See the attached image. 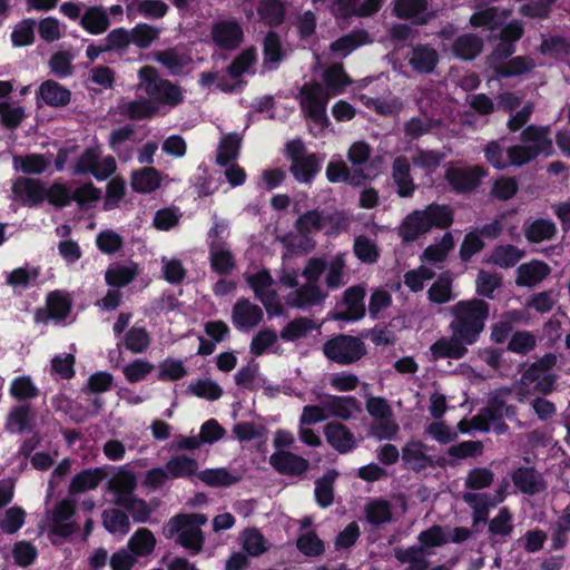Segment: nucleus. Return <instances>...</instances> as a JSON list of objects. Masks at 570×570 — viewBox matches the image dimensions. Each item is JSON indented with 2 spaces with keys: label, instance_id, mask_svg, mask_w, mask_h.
Returning a JSON list of instances; mask_svg holds the SVG:
<instances>
[{
  "label": "nucleus",
  "instance_id": "nucleus-23",
  "mask_svg": "<svg viewBox=\"0 0 570 570\" xmlns=\"http://www.w3.org/2000/svg\"><path fill=\"white\" fill-rule=\"evenodd\" d=\"M136 488V478L126 470H119L108 482V489L114 494L115 503L128 507Z\"/></svg>",
  "mask_w": 570,
  "mask_h": 570
},
{
  "label": "nucleus",
  "instance_id": "nucleus-57",
  "mask_svg": "<svg viewBox=\"0 0 570 570\" xmlns=\"http://www.w3.org/2000/svg\"><path fill=\"white\" fill-rule=\"evenodd\" d=\"M135 265H111L105 274V278L108 285L121 287L129 284L136 276Z\"/></svg>",
  "mask_w": 570,
  "mask_h": 570
},
{
  "label": "nucleus",
  "instance_id": "nucleus-48",
  "mask_svg": "<svg viewBox=\"0 0 570 570\" xmlns=\"http://www.w3.org/2000/svg\"><path fill=\"white\" fill-rule=\"evenodd\" d=\"M13 165L17 170L37 175L43 173L49 167L50 159L43 155L30 154L13 157Z\"/></svg>",
  "mask_w": 570,
  "mask_h": 570
},
{
  "label": "nucleus",
  "instance_id": "nucleus-1",
  "mask_svg": "<svg viewBox=\"0 0 570 570\" xmlns=\"http://www.w3.org/2000/svg\"><path fill=\"white\" fill-rule=\"evenodd\" d=\"M452 321L451 336H442L430 346L433 361L460 360L468 353V345L478 342L489 316V304L479 298L459 301L449 307Z\"/></svg>",
  "mask_w": 570,
  "mask_h": 570
},
{
  "label": "nucleus",
  "instance_id": "nucleus-64",
  "mask_svg": "<svg viewBox=\"0 0 570 570\" xmlns=\"http://www.w3.org/2000/svg\"><path fill=\"white\" fill-rule=\"evenodd\" d=\"M240 538L244 550L252 557H258L267 550L264 535L256 529L245 530Z\"/></svg>",
  "mask_w": 570,
  "mask_h": 570
},
{
  "label": "nucleus",
  "instance_id": "nucleus-63",
  "mask_svg": "<svg viewBox=\"0 0 570 570\" xmlns=\"http://www.w3.org/2000/svg\"><path fill=\"white\" fill-rule=\"evenodd\" d=\"M443 159V154L435 150L425 149H416L412 156L413 165L425 170L428 174L434 171Z\"/></svg>",
  "mask_w": 570,
  "mask_h": 570
},
{
  "label": "nucleus",
  "instance_id": "nucleus-34",
  "mask_svg": "<svg viewBox=\"0 0 570 570\" xmlns=\"http://www.w3.org/2000/svg\"><path fill=\"white\" fill-rule=\"evenodd\" d=\"M105 478L106 472L101 468L85 470L72 478L68 489L69 494L76 495L95 490Z\"/></svg>",
  "mask_w": 570,
  "mask_h": 570
},
{
  "label": "nucleus",
  "instance_id": "nucleus-36",
  "mask_svg": "<svg viewBox=\"0 0 570 570\" xmlns=\"http://www.w3.org/2000/svg\"><path fill=\"white\" fill-rule=\"evenodd\" d=\"M161 184L160 173L154 167H145L132 171L130 185L137 193H151Z\"/></svg>",
  "mask_w": 570,
  "mask_h": 570
},
{
  "label": "nucleus",
  "instance_id": "nucleus-45",
  "mask_svg": "<svg viewBox=\"0 0 570 570\" xmlns=\"http://www.w3.org/2000/svg\"><path fill=\"white\" fill-rule=\"evenodd\" d=\"M343 14L371 16L382 6V0H337Z\"/></svg>",
  "mask_w": 570,
  "mask_h": 570
},
{
  "label": "nucleus",
  "instance_id": "nucleus-17",
  "mask_svg": "<svg viewBox=\"0 0 570 570\" xmlns=\"http://www.w3.org/2000/svg\"><path fill=\"white\" fill-rule=\"evenodd\" d=\"M11 189L14 200L24 206H38L46 199V187L37 179L19 177Z\"/></svg>",
  "mask_w": 570,
  "mask_h": 570
},
{
  "label": "nucleus",
  "instance_id": "nucleus-11",
  "mask_svg": "<svg viewBox=\"0 0 570 570\" xmlns=\"http://www.w3.org/2000/svg\"><path fill=\"white\" fill-rule=\"evenodd\" d=\"M116 168V160L112 156L101 158L100 149L98 147H90L77 158L72 174H91L98 180H104L111 176Z\"/></svg>",
  "mask_w": 570,
  "mask_h": 570
},
{
  "label": "nucleus",
  "instance_id": "nucleus-49",
  "mask_svg": "<svg viewBox=\"0 0 570 570\" xmlns=\"http://www.w3.org/2000/svg\"><path fill=\"white\" fill-rule=\"evenodd\" d=\"M368 42L365 31H354L332 42L331 50L341 57H346L353 50Z\"/></svg>",
  "mask_w": 570,
  "mask_h": 570
},
{
  "label": "nucleus",
  "instance_id": "nucleus-16",
  "mask_svg": "<svg viewBox=\"0 0 570 570\" xmlns=\"http://www.w3.org/2000/svg\"><path fill=\"white\" fill-rule=\"evenodd\" d=\"M263 316V309L247 298H239L232 309L233 325L239 331L253 330L262 322Z\"/></svg>",
  "mask_w": 570,
  "mask_h": 570
},
{
  "label": "nucleus",
  "instance_id": "nucleus-4",
  "mask_svg": "<svg viewBox=\"0 0 570 570\" xmlns=\"http://www.w3.org/2000/svg\"><path fill=\"white\" fill-rule=\"evenodd\" d=\"M452 222L453 212L450 206L431 204L409 214L399 228V235L404 242H414L433 227L446 228Z\"/></svg>",
  "mask_w": 570,
  "mask_h": 570
},
{
  "label": "nucleus",
  "instance_id": "nucleus-10",
  "mask_svg": "<svg viewBox=\"0 0 570 570\" xmlns=\"http://www.w3.org/2000/svg\"><path fill=\"white\" fill-rule=\"evenodd\" d=\"M323 353L340 365H350L366 354V345L356 336L340 334L324 344Z\"/></svg>",
  "mask_w": 570,
  "mask_h": 570
},
{
  "label": "nucleus",
  "instance_id": "nucleus-42",
  "mask_svg": "<svg viewBox=\"0 0 570 570\" xmlns=\"http://www.w3.org/2000/svg\"><path fill=\"white\" fill-rule=\"evenodd\" d=\"M156 546V539L147 528H139L128 541V549L135 557L150 554Z\"/></svg>",
  "mask_w": 570,
  "mask_h": 570
},
{
  "label": "nucleus",
  "instance_id": "nucleus-61",
  "mask_svg": "<svg viewBox=\"0 0 570 570\" xmlns=\"http://www.w3.org/2000/svg\"><path fill=\"white\" fill-rule=\"evenodd\" d=\"M240 139L236 135L224 136L217 150L216 161L220 166H227L238 156Z\"/></svg>",
  "mask_w": 570,
  "mask_h": 570
},
{
  "label": "nucleus",
  "instance_id": "nucleus-5",
  "mask_svg": "<svg viewBox=\"0 0 570 570\" xmlns=\"http://www.w3.org/2000/svg\"><path fill=\"white\" fill-rule=\"evenodd\" d=\"M138 78L137 89L144 91L154 105L176 106L183 100L180 88L169 80L160 78L154 67L140 68Z\"/></svg>",
  "mask_w": 570,
  "mask_h": 570
},
{
  "label": "nucleus",
  "instance_id": "nucleus-59",
  "mask_svg": "<svg viewBox=\"0 0 570 570\" xmlns=\"http://www.w3.org/2000/svg\"><path fill=\"white\" fill-rule=\"evenodd\" d=\"M507 17H500L495 7L479 8L470 18V23L474 28L485 27L490 30L495 29Z\"/></svg>",
  "mask_w": 570,
  "mask_h": 570
},
{
  "label": "nucleus",
  "instance_id": "nucleus-56",
  "mask_svg": "<svg viewBox=\"0 0 570 570\" xmlns=\"http://www.w3.org/2000/svg\"><path fill=\"white\" fill-rule=\"evenodd\" d=\"M557 232L553 222L548 219H537L525 228V237L531 243H540L551 239Z\"/></svg>",
  "mask_w": 570,
  "mask_h": 570
},
{
  "label": "nucleus",
  "instance_id": "nucleus-31",
  "mask_svg": "<svg viewBox=\"0 0 570 570\" xmlns=\"http://www.w3.org/2000/svg\"><path fill=\"white\" fill-rule=\"evenodd\" d=\"M156 60L163 65L170 75H179L191 63L190 55L181 48H171L155 55Z\"/></svg>",
  "mask_w": 570,
  "mask_h": 570
},
{
  "label": "nucleus",
  "instance_id": "nucleus-55",
  "mask_svg": "<svg viewBox=\"0 0 570 570\" xmlns=\"http://www.w3.org/2000/svg\"><path fill=\"white\" fill-rule=\"evenodd\" d=\"M105 528L112 534L125 535L130 529L127 514L120 510H107L102 514Z\"/></svg>",
  "mask_w": 570,
  "mask_h": 570
},
{
  "label": "nucleus",
  "instance_id": "nucleus-29",
  "mask_svg": "<svg viewBox=\"0 0 570 570\" xmlns=\"http://www.w3.org/2000/svg\"><path fill=\"white\" fill-rule=\"evenodd\" d=\"M346 258V253H337L325 263V284L328 289H337L347 283Z\"/></svg>",
  "mask_w": 570,
  "mask_h": 570
},
{
  "label": "nucleus",
  "instance_id": "nucleus-58",
  "mask_svg": "<svg viewBox=\"0 0 570 570\" xmlns=\"http://www.w3.org/2000/svg\"><path fill=\"white\" fill-rule=\"evenodd\" d=\"M120 109L122 114L136 120L150 118L157 112V106L149 100L125 101Z\"/></svg>",
  "mask_w": 570,
  "mask_h": 570
},
{
  "label": "nucleus",
  "instance_id": "nucleus-3",
  "mask_svg": "<svg viewBox=\"0 0 570 570\" xmlns=\"http://www.w3.org/2000/svg\"><path fill=\"white\" fill-rule=\"evenodd\" d=\"M558 357L553 353L543 355L530 364L517 381L514 389L519 402H525L531 395H548L556 390L558 375L552 372Z\"/></svg>",
  "mask_w": 570,
  "mask_h": 570
},
{
  "label": "nucleus",
  "instance_id": "nucleus-19",
  "mask_svg": "<svg viewBox=\"0 0 570 570\" xmlns=\"http://www.w3.org/2000/svg\"><path fill=\"white\" fill-rule=\"evenodd\" d=\"M75 504V501L63 499L52 510L50 523L55 534L68 537L77 530V524L71 521L76 511Z\"/></svg>",
  "mask_w": 570,
  "mask_h": 570
},
{
  "label": "nucleus",
  "instance_id": "nucleus-7",
  "mask_svg": "<svg viewBox=\"0 0 570 570\" xmlns=\"http://www.w3.org/2000/svg\"><path fill=\"white\" fill-rule=\"evenodd\" d=\"M330 94L317 82L303 85L299 91V104L306 118L313 121L314 129L322 131L328 122L326 106Z\"/></svg>",
  "mask_w": 570,
  "mask_h": 570
},
{
  "label": "nucleus",
  "instance_id": "nucleus-13",
  "mask_svg": "<svg viewBox=\"0 0 570 570\" xmlns=\"http://www.w3.org/2000/svg\"><path fill=\"white\" fill-rule=\"evenodd\" d=\"M287 154L292 160L291 171L301 183H308L318 171L320 164L314 154L305 155L301 141L287 144Z\"/></svg>",
  "mask_w": 570,
  "mask_h": 570
},
{
  "label": "nucleus",
  "instance_id": "nucleus-6",
  "mask_svg": "<svg viewBox=\"0 0 570 570\" xmlns=\"http://www.w3.org/2000/svg\"><path fill=\"white\" fill-rule=\"evenodd\" d=\"M206 522L207 518L200 513L178 514L168 521L164 528V533L168 538L178 535V541L184 547L197 552L203 544L200 527Z\"/></svg>",
  "mask_w": 570,
  "mask_h": 570
},
{
  "label": "nucleus",
  "instance_id": "nucleus-8",
  "mask_svg": "<svg viewBox=\"0 0 570 570\" xmlns=\"http://www.w3.org/2000/svg\"><path fill=\"white\" fill-rule=\"evenodd\" d=\"M365 407L373 420L370 434L379 440L394 439L400 426L389 402L381 396H370L366 399Z\"/></svg>",
  "mask_w": 570,
  "mask_h": 570
},
{
  "label": "nucleus",
  "instance_id": "nucleus-24",
  "mask_svg": "<svg viewBox=\"0 0 570 570\" xmlns=\"http://www.w3.org/2000/svg\"><path fill=\"white\" fill-rule=\"evenodd\" d=\"M514 487L527 495H534L546 489V482L540 472L530 466H521L511 475Z\"/></svg>",
  "mask_w": 570,
  "mask_h": 570
},
{
  "label": "nucleus",
  "instance_id": "nucleus-46",
  "mask_svg": "<svg viewBox=\"0 0 570 570\" xmlns=\"http://www.w3.org/2000/svg\"><path fill=\"white\" fill-rule=\"evenodd\" d=\"M524 253L513 245L497 246L489 258V262L502 268L514 266Z\"/></svg>",
  "mask_w": 570,
  "mask_h": 570
},
{
  "label": "nucleus",
  "instance_id": "nucleus-25",
  "mask_svg": "<svg viewBox=\"0 0 570 570\" xmlns=\"http://www.w3.org/2000/svg\"><path fill=\"white\" fill-rule=\"evenodd\" d=\"M328 417L334 416L347 421L361 413V403L353 396L327 395L324 399Z\"/></svg>",
  "mask_w": 570,
  "mask_h": 570
},
{
  "label": "nucleus",
  "instance_id": "nucleus-15",
  "mask_svg": "<svg viewBox=\"0 0 570 570\" xmlns=\"http://www.w3.org/2000/svg\"><path fill=\"white\" fill-rule=\"evenodd\" d=\"M213 41L222 49L232 50L237 48L244 39L242 26L230 19L215 22L210 31Z\"/></svg>",
  "mask_w": 570,
  "mask_h": 570
},
{
  "label": "nucleus",
  "instance_id": "nucleus-62",
  "mask_svg": "<svg viewBox=\"0 0 570 570\" xmlns=\"http://www.w3.org/2000/svg\"><path fill=\"white\" fill-rule=\"evenodd\" d=\"M188 392L208 401H216L223 395V389L218 383L209 379L191 382L188 386Z\"/></svg>",
  "mask_w": 570,
  "mask_h": 570
},
{
  "label": "nucleus",
  "instance_id": "nucleus-26",
  "mask_svg": "<svg viewBox=\"0 0 570 570\" xmlns=\"http://www.w3.org/2000/svg\"><path fill=\"white\" fill-rule=\"evenodd\" d=\"M210 268L219 275H228L236 267L235 257L225 242L208 244Z\"/></svg>",
  "mask_w": 570,
  "mask_h": 570
},
{
  "label": "nucleus",
  "instance_id": "nucleus-14",
  "mask_svg": "<svg viewBox=\"0 0 570 570\" xmlns=\"http://www.w3.org/2000/svg\"><path fill=\"white\" fill-rule=\"evenodd\" d=\"M485 174V169L478 165L470 167L449 165L445 179L455 191L466 193L475 188Z\"/></svg>",
  "mask_w": 570,
  "mask_h": 570
},
{
  "label": "nucleus",
  "instance_id": "nucleus-54",
  "mask_svg": "<svg viewBox=\"0 0 570 570\" xmlns=\"http://www.w3.org/2000/svg\"><path fill=\"white\" fill-rule=\"evenodd\" d=\"M426 10L428 0H395L394 2V12L402 19L420 18L424 22L425 19H422L421 16Z\"/></svg>",
  "mask_w": 570,
  "mask_h": 570
},
{
  "label": "nucleus",
  "instance_id": "nucleus-47",
  "mask_svg": "<svg viewBox=\"0 0 570 570\" xmlns=\"http://www.w3.org/2000/svg\"><path fill=\"white\" fill-rule=\"evenodd\" d=\"M371 146L363 141H354L347 149L346 158L356 174H363L364 167L370 161Z\"/></svg>",
  "mask_w": 570,
  "mask_h": 570
},
{
  "label": "nucleus",
  "instance_id": "nucleus-43",
  "mask_svg": "<svg viewBox=\"0 0 570 570\" xmlns=\"http://www.w3.org/2000/svg\"><path fill=\"white\" fill-rule=\"evenodd\" d=\"M483 42L475 35H463L453 43V52L464 60L474 59L482 50Z\"/></svg>",
  "mask_w": 570,
  "mask_h": 570
},
{
  "label": "nucleus",
  "instance_id": "nucleus-18",
  "mask_svg": "<svg viewBox=\"0 0 570 570\" xmlns=\"http://www.w3.org/2000/svg\"><path fill=\"white\" fill-rule=\"evenodd\" d=\"M327 293L318 283H305L286 296V303L296 308H306L322 304Z\"/></svg>",
  "mask_w": 570,
  "mask_h": 570
},
{
  "label": "nucleus",
  "instance_id": "nucleus-21",
  "mask_svg": "<svg viewBox=\"0 0 570 570\" xmlns=\"http://www.w3.org/2000/svg\"><path fill=\"white\" fill-rule=\"evenodd\" d=\"M327 443L340 453H348L357 445L351 430L340 422H330L324 428Z\"/></svg>",
  "mask_w": 570,
  "mask_h": 570
},
{
  "label": "nucleus",
  "instance_id": "nucleus-9",
  "mask_svg": "<svg viewBox=\"0 0 570 570\" xmlns=\"http://www.w3.org/2000/svg\"><path fill=\"white\" fill-rule=\"evenodd\" d=\"M323 212L316 209L306 212L295 223L298 235H287L283 243L293 253H308L315 247L311 236L323 232Z\"/></svg>",
  "mask_w": 570,
  "mask_h": 570
},
{
  "label": "nucleus",
  "instance_id": "nucleus-41",
  "mask_svg": "<svg viewBox=\"0 0 570 570\" xmlns=\"http://www.w3.org/2000/svg\"><path fill=\"white\" fill-rule=\"evenodd\" d=\"M82 28L92 35L104 33L109 28V17L105 9L99 7L89 8L81 17Z\"/></svg>",
  "mask_w": 570,
  "mask_h": 570
},
{
  "label": "nucleus",
  "instance_id": "nucleus-52",
  "mask_svg": "<svg viewBox=\"0 0 570 570\" xmlns=\"http://www.w3.org/2000/svg\"><path fill=\"white\" fill-rule=\"evenodd\" d=\"M198 479L210 487H229L239 481V476L225 468L208 469L198 473Z\"/></svg>",
  "mask_w": 570,
  "mask_h": 570
},
{
  "label": "nucleus",
  "instance_id": "nucleus-60",
  "mask_svg": "<svg viewBox=\"0 0 570 570\" xmlns=\"http://www.w3.org/2000/svg\"><path fill=\"white\" fill-rule=\"evenodd\" d=\"M351 224L350 217L342 212H323V233L337 236L345 232Z\"/></svg>",
  "mask_w": 570,
  "mask_h": 570
},
{
  "label": "nucleus",
  "instance_id": "nucleus-28",
  "mask_svg": "<svg viewBox=\"0 0 570 570\" xmlns=\"http://www.w3.org/2000/svg\"><path fill=\"white\" fill-rule=\"evenodd\" d=\"M392 178L397 187V194L401 197H411L415 190V185L411 176L410 161L404 156H397L392 165Z\"/></svg>",
  "mask_w": 570,
  "mask_h": 570
},
{
  "label": "nucleus",
  "instance_id": "nucleus-32",
  "mask_svg": "<svg viewBox=\"0 0 570 570\" xmlns=\"http://www.w3.org/2000/svg\"><path fill=\"white\" fill-rule=\"evenodd\" d=\"M511 391L510 387H501L489 394L487 407L491 416L498 421L503 416L512 419L517 415V407L512 404H508Z\"/></svg>",
  "mask_w": 570,
  "mask_h": 570
},
{
  "label": "nucleus",
  "instance_id": "nucleus-50",
  "mask_svg": "<svg viewBox=\"0 0 570 570\" xmlns=\"http://www.w3.org/2000/svg\"><path fill=\"white\" fill-rule=\"evenodd\" d=\"M166 468L173 479L189 478L198 470V463L187 455H176L167 462Z\"/></svg>",
  "mask_w": 570,
  "mask_h": 570
},
{
  "label": "nucleus",
  "instance_id": "nucleus-35",
  "mask_svg": "<svg viewBox=\"0 0 570 570\" xmlns=\"http://www.w3.org/2000/svg\"><path fill=\"white\" fill-rule=\"evenodd\" d=\"M402 460L415 471L423 470L432 464V459L426 453V446L420 441H410L404 445Z\"/></svg>",
  "mask_w": 570,
  "mask_h": 570
},
{
  "label": "nucleus",
  "instance_id": "nucleus-27",
  "mask_svg": "<svg viewBox=\"0 0 570 570\" xmlns=\"http://www.w3.org/2000/svg\"><path fill=\"white\" fill-rule=\"evenodd\" d=\"M463 501L472 509L473 523L478 524L488 519L489 509L504 500V494L499 493L492 501L487 493L465 492L462 495Z\"/></svg>",
  "mask_w": 570,
  "mask_h": 570
},
{
  "label": "nucleus",
  "instance_id": "nucleus-39",
  "mask_svg": "<svg viewBox=\"0 0 570 570\" xmlns=\"http://www.w3.org/2000/svg\"><path fill=\"white\" fill-rule=\"evenodd\" d=\"M317 328L318 326L314 320L308 317H297L282 328L279 336L283 341L294 342L306 337Z\"/></svg>",
  "mask_w": 570,
  "mask_h": 570
},
{
  "label": "nucleus",
  "instance_id": "nucleus-2",
  "mask_svg": "<svg viewBox=\"0 0 570 570\" xmlns=\"http://www.w3.org/2000/svg\"><path fill=\"white\" fill-rule=\"evenodd\" d=\"M551 149L549 129L530 126L522 131L521 145L512 146L504 151L497 141H491L484 148V156L494 168L504 169L528 164L540 154L550 155Z\"/></svg>",
  "mask_w": 570,
  "mask_h": 570
},
{
  "label": "nucleus",
  "instance_id": "nucleus-12",
  "mask_svg": "<svg viewBox=\"0 0 570 570\" xmlns=\"http://www.w3.org/2000/svg\"><path fill=\"white\" fill-rule=\"evenodd\" d=\"M246 281L253 289L255 297L264 305L269 317L278 316L283 313L278 293L273 288L274 279L268 271L262 269L255 274L246 276Z\"/></svg>",
  "mask_w": 570,
  "mask_h": 570
},
{
  "label": "nucleus",
  "instance_id": "nucleus-53",
  "mask_svg": "<svg viewBox=\"0 0 570 570\" xmlns=\"http://www.w3.org/2000/svg\"><path fill=\"white\" fill-rule=\"evenodd\" d=\"M353 252L354 255L365 264L376 263L380 256V250L376 243L363 235L355 237Z\"/></svg>",
  "mask_w": 570,
  "mask_h": 570
},
{
  "label": "nucleus",
  "instance_id": "nucleus-44",
  "mask_svg": "<svg viewBox=\"0 0 570 570\" xmlns=\"http://www.w3.org/2000/svg\"><path fill=\"white\" fill-rule=\"evenodd\" d=\"M323 78L330 97L341 94L351 83V79L345 73L343 66L337 63L328 67L324 71Z\"/></svg>",
  "mask_w": 570,
  "mask_h": 570
},
{
  "label": "nucleus",
  "instance_id": "nucleus-20",
  "mask_svg": "<svg viewBox=\"0 0 570 570\" xmlns=\"http://www.w3.org/2000/svg\"><path fill=\"white\" fill-rule=\"evenodd\" d=\"M271 465L279 473L299 475L307 471L309 463L306 459L289 451L279 450L269 456Z\"/></svg>",
  "mask_w": 570,
  "mask_h": 570
},
{
  "label": "nucleus",
  "instance_id": "nucleus-30",
  "mask_svg": "<svg viewBox=\"0 0 570 570\" xmlns=\"http://www.w3.org/2000/svg\"><path fill=\"white\" fill-rule=\"evenodd\" d=\"M550 272L551 269L546 263L531 261L518 267L515 283L519 286L532 287L542 282Z\"/></svg>",
  "mask_w": 570,
  "mask_h": 570
},
{
  "label": "nucleus",
  "instance_id": "nucleus-38",
  "mask_svg": "<svg viewBox=\"0 0 570 570\" xmlns=\"http://www.w3.org/2000/svg\"><path fill=\"white\" fill-rule=\"evenodd\" d=\"M454 240L450 233L443 235L442 239L428 246L421 255V262L424 265H439L443 263L449 253L453 249Z\"/></svg>",
  "mask_w": 570,
  "mask_h": 570
},
{
  "label": "nucleus",
  "instance_id": "nucleus-51",
  "mask_svg": "<svg viewBox=\"0 0 570 570\" xmlns=\"http://www.w3.org/2000/svg\"><path fill=\"white\" fill-rule=\"evenodd\" d=\"M452 283L453 279L449 273L441 274L428 291L429 299L438 304L453 299Z\"/></svg>",
  "mask_w": 570,
  "mask_h": 570
},
{
  "label": "nucleus",
  "instance_id": "nucleus-33",
  "mask_svg": "<svg viewBox=\"0 0 570 570\" xmlns=\"http://www.w3.org/2000/svg\"><path fill=\"white\" fill-rule=\"evenodd\" d=\"M439 61L438 51L429 45L413 47L409 63L416 72H432Z\"/></svg>",
  "mask_w": 570,
  "mask_h": 570
},
{
  "label": "nucleus",
  "instance_id": "nucleus-22",
  "mask_svg": "<svg viewBox=\"0 0 570 570\" xmlns=\"http://www.w3.org/2000/svg\"><path fill=\"white\" fill-rule=\"evenodd\" d=\"M365 289L361 286H352L344 292L343 306L335 315L336 320L357 321L364 316Z\"/></svg>",
  "mask_w": 570,
  "mask_h": 570
},
{
  "label": "nucleus",
  "instance_id": "nucleus-37",
  "mask_svg": "<svg viewBox=\"0 0 570 570\" xmlns=\"http://www.w3.org/2000/svg\"><path fill=\"white\" fill-rule=\"evenodd\" d=\"M326 177L331 183H347L360 185L367 176L365 174L353 173L347 164L342 159L331 160L326 167Z\"/></svg>",
  "mask_w": 570,
  "mask_h": 570
},
{
  "label": "nucleus",
  "instance_id": "nucleus-40",
  "mask_svg": "<svg viewBox=\"0 0 570 570\" xmlns=\"http://www.w3.org/2000/svg\"><path fill=\"white\" fill-rule=\"evenodd\" d=\"M39 96L49 106L61 107L70 101V91L53 80H47L39 88Z\"/></svg>",
  "mask_w": 570,
  "mask_h": 570
}]
</instances>
